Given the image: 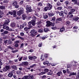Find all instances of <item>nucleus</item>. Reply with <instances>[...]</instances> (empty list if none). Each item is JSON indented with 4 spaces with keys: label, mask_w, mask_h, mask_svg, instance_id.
I'll list each match as a JSON object with an SVG mask.
<instances>
[{
    "label": "nucleus",
    "mask_w": 79,
    "mask_h": 79,
    "mask_svg": "<svg viewBox=\"0 0 79 79\" xmlns=\"http://www.w3.org/2000/svg\"><path fill=\"white\" fill-rule=\"evenodd\" d=\"M38 6H43V5H42V3L41 2H39L38 4Z\"/></svg>",
    "instance_id": "nucleus-58"
},
{
    "label": "nucleus",
    "mask_w": 79,
    "mask_h": 79,
    "mask_svg": "<svg viewBox=\"0 0 79 79\" xmlns=\"http://www.w3.org/2000/svg\"><path fill=\"white\" fill-rule=\"evenodd\" d=\"M13 73H14L13 71H12L10 73H9L8 74V77H12L13 76Z\"/></svg>",
    "instance_id": "nucleus-14"
},
{
    "label": "nucleus",
    "mask_w": 79,
    "mask_h": 79,
    "mask_svg": "<svg viewBox=\"0 0 79 79\" xmlns=\"http://www.w3.org/2000/svg\"><path fill=\"white\" fill-rule=\"evenodd\" d=\"M60 32H64V31H65V29H64V27H62V28H61L60 30Z\"/></svg>",
    "instance_id": "nucleus-25"
},
{
    "label": "nucleus",
    "mask_w": 79,
    "mask_h": 79,
    "mask_svg": "<svg viewBox=\"0 0 79 79\" xmlns=\"http://www.w3.org/2000/svg\"><path fill=\"white\" fill-rule=\"evenodd\" d=\"M70 24V22L69 21H67L66 22V25L67 26H69Z\"/></svg>",
    "instance_id": "nucleus-41"
},
{
    "label": "nucleus",
    "mask_w": 79,
    "mask_h": 79,
    "mask_svg": "<svg viewBox=\"0 0 79 79\" xmlns=\"http://www.w3.org/2000/svg\"><path fill=\"white\" fill-rule=\"evenodd\" d=\"M32 27H33L32 26L30 25L28 26V27H25L24 28V31L26 32V34H28V33H29V30H30L31 28H32Z\"/></svg>",
    "instance_id": "nucleus-5"
},
{
    "label": "nucleus",
    "mask_w": 79,
    "mask_h": 79,
    "mask_svg": "<svg viewBox=\"0 0 79 79\" xmlns=\"http://www.w3.org/2000/svg\"><path fill=\"white\" fill-rule=\"evenodd\" d=\"M12 13H13V16L14 17H16V10H14Z\"/></svg>",
    "instance_id": "nucleus-29"
},
{
    "label": "nucleus",
    "mask_w": 79,
    "mask_h": 79,
    "mask_svg": "<svg viewBox=\"0 0 79 79\" xmlns=\"http://www.w3.org/2000/svg\"><path fill=\"white\" fill-rule=\"evenodd\" d=\"M64 13L66 15H68V11L66 10H64Z\"/></svg>",
    "instance_id": "nucleus-37"
},
{
    "label": "nucleus",
    "mask_w": 79,
    "mask_h": 79,
    "mask_svg": "<svg viewBox=\"0 0 79 79\" xmlns=\"http://www.w3.org/2000/svg\"><path fill=\"white\" fill-rule=\"evenodd\" d=\"M44 58L48 57V54H45L44 55Z\"/></svg>",
    "instance_id": "nucleus-62"
},
{
    "label": "nucleus",
    "mask_w": 79,
    "mask_h": 79,
    "mask_svg": "<svg viewBox=\"0 0 79 79\" xmlns=\"http://www.w3.org/2000/svg\"><path fill=\"white\" fill-rule=\"evenodd\" d=\"M46 74V72H42L40 73V75H43V74Z\"/></svg>",
    "instance_id": "nucleus-46"
},
{
    "label": "nucleus",
    "mask_w": 79,
    "mask_h": 79,
    "mask_svg": "<svg viewBox=\"0 0 79 79\" xmlns=\"http://www.w3.org/2000/svg\"><path fill=\"white\" fill-rule=\"evenodd\" d=\"M22 19L23 20H25L26 19V18H27V16H26V15H22Z\"/></svg>",
    "instance_id": "nucleus-24"
},
{
    "label": "nucleus",
    "mask_w": 79,
    "mask_h": 79,
    "mask_svg": "<svg viewBox=\"0 0 79 79\" xmlns=\"http://www.w3.org/2000/svg\"><path fill=\"white\" fill-rule=\"evenodd\" d=\"M49 71V70L47 69H44V71H45V72H48Z\"/></svg>",
    "instance_id": "nucleus-61"
},
{
    "label": "nucleus",
    "mask_w": 79,
    "mask_h": 79,
    "mask_svg": "<svg viewBox=\"0 0 79 79\" xmlns=\"http://www.w3.org/2000/svg\"><path fill=\"white\" fill-rule=\"evenodd\" d=\"M73 20L75 21H77L79 19V18L77 16H74L73 18Z\"/></svg>",
    "instance_id": "nucleus-15"
},
{
    "label": "nucleus",
    "mask_w": 79,
    "mask_h": 79,
    "mask_svg": "<svg viewBox=\"0 0 79 79\" xmlns=\"http://www.w3.org/2000/svg\"><path fill=\"white\" fill-rule=\"evenodd\" d=\"M43 63L44 65H46V64H47L48 66H50V64L49 63V62H48V61H46L44 62Z\"/></svg>",
    "instance_id": "nucleus-18"
},
{
    "label": "nucleus",
    "mask_w": 79,
    "mask_h": 79,
    "mask_svg": "<svg viewBox=\"0 0 79 79\" xmlns=\"http://www.w3.org/2000/svg\"><path fill=\"white\" fill-rule=\"evenodd\" d=\"M72 1L73 2L74 5H77V0H72Z\"/></svg>",
    "instance_id": "nucleus-26"
},
{
    "label": "nucleus",
    "mask_w": 79,
    "mask_h": 79,
    "mask_svg": "<svg viewBox=\"0 0 79 79\" xmlns=\"http://www.w3.org/2000/svg\"><path fill=\"white\" fill-rule=\"evenodd\" d=\"M2 60L0 59V66H2L3 64V63H2Z\"/></svg>",
    "instance_id": "nucleus-51"
},
{
    "label": "nucleus",
    "mask_w": 79,
    "mask_h": 79,
    "mask_svg": "<svg viewBox=\"0 0 79 79\" xmlns=\"http://www.w3.org/2000/svg\"><path fill=\"white\" fill-rule=\"evenodd\" d=\"M60 5H61V3L60 2H58L56 3V6H60Z\"/></svg>",
    "instance_id": "nucleus-27"
},
{
    "label": "nucleus",
    "mask_w": 79,
    "mask_h": 79,
    "mask_svg": "<svg viewBox=\"0 0 79 79\" xmlns=\"http://www.w3.org/2000/svg\"><path fill=\"white\" fill-rule=\"evenodd\" d=\"M48 10V8L47 6L44 7V11H47Z\"/></svg>",
    "instance_id": "nucleus-34"
},
{
    "label": "nucleus",
    "mask_w": 79,
    "mask_h": 79,
    "mask_svg": "<svg viewBox=\"0 0 79 79\" xmlns=\"http://www.w3.org/2000/svg\"><path fill=\"white\" fill-rule=\"evenodd\" d=\"M43 45V44H42V43H39L38 44V47H42Z\"/></svg>",
    "instance_id": "nucleus-40"
},
{
    "label": "nucleus",
    "mask_w": 79,
    "mask_h": 79,
    "mask_svg": "<svg viewBox=\"0 0 79 79\" xmlns=\"http://www.w3.org/2000/svg\"><path fill=\"white\" fill-rule=\"evenodd\" d=\"M78 74L77 75L76 79H79V70L78 71Z\"/></svg>",
    "instance_id": "nucleus-48"
},
{
    "label": "nucleus",
    "mask_w": 79,
    "mask_h": 79,
    "mask_svg": "<svg viewBox=\"0 0 79 79\" xmlns=\"http://www.w3.org/2000/svg\"><path fill=\"white\" fill-rule=\"evenodd\" d=\"M13 5L14 6H15V8H19V5H18V3L16 1H15L13 2Z\"/></svg>",
    "instance_id": "nucleus-10"
},
{
    "label": "nucleus",
    "mask_w": 79,
    "mask_h": 79,
    "mask_svg": "<svg viewBox=\"0 0 79 79\" xmlns=\"http://www.w3.org/2000/svg\"><path fill=\"white\" fill-rule=\"evenodd\" d=\"M46 23H47L46 25L47 27H50V26H55V23L51 22L49 20L46 21Z\"/></svg>",
    "instance_id": "nucleus-3"
},
{
    "label": "nucleus",
    "mask_w": 79,
    "mask_h": 79,
    "mask_svg": "<svg viewBox=\"0 0 79 79\" xmlns=\"http://www.w3.org/2000/svg\"><path fill=\"white\" fill-rule=\"evenodd\" d=\"M55 19H56V17H53L52 18V21H55Z\"/></svg>",
    "instance_id": "nucleus-55"
},
{
    "label": "nucleus",
    "mask_w": 79,
    "mask_h": 79,
    "mask_svg": "<svg viewBox=\"0 0 79 79\" xmlns=\"http://www.w3.org/2000/svg\"><path fill=\"white\" fill-rule=\"evenodd\" d=\"M24 47V44L22 43L20 44V48H23Z\"/></svg>",
    "instance_id": "nucleus-56"
},
{
    "label": "nucleus",
    "mask_w": 79,
    "mask_h": 79,
    "mask_svg": "<svg viewBox=\"0 0 79 79\" xmlns=\"http://www.w3.org/2000/svg\"><path fill=\"white\" fill-rule=\"evenodd\" d=\"M20 35L21 36H24V33L23 32H21L20 33Z\"/></svg>",
    "instance_id": "nucleus-60"
},
{
    "label": "nucleus",
    "mask_w": 79,
    "mask_h": 79,
    "mask_svg": "<svg viewBox=\"0 0 79 79\" xmlns=\"http://www.w3.org/2000/svg\"><path fill=\"white\" fill-rule=\"evenodd\" d=\"M61 74H62V72L60 71L57 73L56 75H57L58 76H61Z\"/></svg>",
    "instance_id": "nucleus-30"
},
{
    "label": "nucleus",
    "mask_w": 79,
    "mask_h": 79,
    "mask_svg": "<svg viewBox=\"0 0 79 79\" xmlns=\"http://www.w3.org/2000/svg\"><path fill=\"white\" fill-rule=\"evenodd\" d=\"M31 6L30 5H27L26 6V10H27V11L28 12H32L34 10H32V9L31 8Z\"/></svg>",
    "instance_id": "nucleus-6"
},
{
    "label": "nucleus",
    "mask_w": 79,
    "mask_h": 79,
    "mask_svg": "<svg viewBox=\"0 0 79 79\" xmlns=\"http://www.w3.org/2000/svg\"><path fill=\"white\" fill-rule=\"evenodd\" d=\"M75 75H76V73L75 72H71L70 74V76H75Z\"/></svg>",
    "instance_id": "nucleus-32"
},
{
    "label": "nucleus",
    "mask_w": 79,
    "mask_h": 79,
    "mask_svg": "<svg viewBox=\"0 0 79 79\" xmlns=\"http://www.w3.org/2000/svg\"><path fill=\"white\" fill-rule=\"evenodd\" d=\"M63 9V7L62 6L58 7L57 8V10H61Z\"/></svg>",
    "instance_id": "nucleus-38"
},
{
    "label": "nucleus",
    "mask_w": 79,
    "mask_h": 79,
    "mask_svg": "<svg viewBox=\"0 0 79 79\" xmlns=\"http://www.w3.org/2000/svg\"><path fill=\"white\" fill-rule=\"evenodd\" d=\"M31 24L32 26H35V22H36V21L34 20H31Z\"/></svg>",
    "instance_id": "nucleus-16"
},
{
    "label": "nucleus",
    "mask_w": 79,
    "mask_h": 79,
    "mask_svg": "<svg viewBox=\"0 0 79 79\" xmlns=\"http://www.w3.org/2000/svg\"><path fill=\"white\" fill-rule=\"evenodd\" d=\"M11 68L15 70V71H16L18 69V68H17V66H16V65H13L11 66Z\"/></svg>",
    "instance_id": "nucleus-17"
},
{
    "label": "nucleus",
    "mask_w": 79,
    "mask_h": 79,
    "mask_svg": "<svg viewBox=\"0 0 79 79\" xmlns=\"http://www.w3.org/2000/svg\"><path fill=\"white\" fill-rule=\"evenodd\" d=\"M43 18L44 19H47L48 18V14L47 13L45 14V15H43Z\"/></svg>",
    "instance_id": "nucleus-23"
},
{
    "label": "nucleus",
    "mask_w": 79,
    "mask_h": 79,
    "mask_svg": "<svg viewBox=\"0 0 79 79\" xmlns=\"http://www.w3.org/2000/svg\"><path fill=\"white\" fill-rule=\"evenodd\" d=\"M65 5H69V1H66L65 2H64Z\"/></svg>",
    "instance_id": "nucleus-36"
},
{
    "label": "nucleus",
    "mask_w": 79,
    "mask_h": 79,
    "mask_svg": "<svg viewBox=\"0 0 79 79\" xmlns=\"http://www.w3.org/2000/svg\"><path fill=\"white\" fill-rule=\"evenodd\" d=\"M62 18H65L64 17H62V18H57L56 19V23H59V21L60 22V21H62Z\"/></svg>",
    "instance_id": "nucleus-9"
},
{
    "label": "nucleus",
    "mask_w": 79,
    "mask_h": 79,
    "mask_svg": "<svg viewBox=\"0 0 79 79\" xmlns=\"http://www.w3.org/2000/svg\"><path fill=\"white\" fill-rule=\"evenodd\" d=\"M3 42L5 45H6V44H7V42H8V40H4Z\"/></svg>",
    "instance_id": "nucleus-50"
},
{
    "label": "nucleus",
    "mask_w": 79,
    "mask_h": 79,
    "mask_svg": "<svg viewBox=\"0 0 79 79\" xmlns=\"http://www.w3.org/2000/svg\"><path fill=\"white\" fill-rule=\"evenodd\" d=\"M22 79H29V78H27V76H24L22 78Z\"/></svg>",
    "instance_id": "nucleus-52"
},
{
    "label": "nucleus",
    "mask_w": 79,
    "mask_h": 79,
    "mask_svg": "<svg viewBox=\"0 0 79 79\" xmlns=\"http://www.w3.org/2000/svg\"><path fill=\"white\" fill-rule=\"evenodd\" d=\"M55 13L52 11V10H50L49 13H48V15L49 17H52L54 16Z\"/></svg>",
    "instance_id": "nucleus-11"
},
{
    "label": "nucleus",
    "mask_w": 79,
    "mask_h": 79,
    "mask_svg": "<svg viewBox=\"0 0 79 79\" xmlns=\"http://www.w3.org/2000/svg\"><path fill=\"white\" fill-rule=\"evenodd\" d=\"M44 32H48L49 31V28L48 27H45L44 29Z\"/></svg>",
    "instance_id": "nucleus-21"
},
{
    "label": "nucleus",
    "mask_w": 79,
    "mask_h": 79,
    "mask_svg": "<svg viewBox=\"0 0 79 79\" xmlns=\"http://www.w3.org/2000/svg\"><path fill=\"white\" fill-rule=\"evenodd\" d=\"M13 43V42H12V41H11V40H9L8 41V44H11Z\"/></svg>",
    "instance_id": "nucleus-43"
},
{
    "label": "nucleus",
    "mask_w": 79,
    "mask_h": 79,
    "mask_svg": "<svg viewBox=\"0 0 79 79\" xmlns=\"http://www.w3.org/2000/svg\"><path fill=\"white\" fill-rule=\"evenodd\" d=\"M38 32L42 33L43 32V31L42 29H40L38 31Z\"/></svg>",
    "instance_id": "nucleus-63"
},
{
    "label": "nucleus",
    "mask_w": 79,
    "mask_h": 79,
    "mask_svg": "<svg viewBox=\"0 0 79 79\" xmlns=\"http://www.w3.org/2000/svg\"><path fill=\"white\" fill-rule=\"evenodd\" d=\"M47 74L48 75H52V73L51 72H48Z\"/></svg>",
    "instance_id": "nucleus-64"
},
{
    "label": "nucleus",
    "mask_w": 79,
    "mask_h": 79,
    "mask_svg": "<svg viewBox=\"0 0 79 79\" xmlns=\"http://www.w3.org/2000/svg\"><path fill=\"white\" fill-rule=\"evenodd\" d=\"M70 11H69L68 13V15H72V14H73L74 12L76 11V9H72L70 10Z\"/></svg>",
    "instance_id": "nucleus-12"
},
{
    "label": "nucleus",
    "mask_w": 79,
    "mask_h": 79,
    "mask_svg": "<svg viewBox=\"0 0 79 79\" xmlns=\"http://www.w3.org/2000/svg\"><path fill=\"white\" fill-rule=\"evenodd\" d=\"M0 9L1 10H5V6H0Z\"/></svg>",
    "instance_id": "nucleus-28"
},
{
    "label": "nucleus",
    "mask_w": 79,
    "mask_h": 79,
    "mask_svg": "<svg viewBox=\"0 0 79 79\" xmlns=\"http://www.w3.org/2000/svg\"><path fill=\"white\" fill-rule=\"evenodd\" d=\"M27 78H28L29 79H34V76L33 75H31V74H30L28 76H27Z\"/></svg>",
    "instance_id": "nucleus-20"
},
{
    "label": "nucleus",
    "mask_w": 79,
    "mask_h": 79,
    "mask_svg": "<svg viewBox=\"0 0 79 79\" xmlns=\"http://www.w3.org/2000/svg\"><path fill=\"white\" fill-rule=\"evenodd\" d=\"M37 56H28V58L29 60H33V61H34V62H35L36 61V60L35 59H37Z\"/></svg>",
    "instance_id": "nucleus-7"
},
{
    "label": "nucleus",
    "mask_w": 79,
    "mask_h": 79,
    "mask_svg": "<svg viewBox=\"0 0 79 79\" xmlns=\"http://www.w3.org/2000/svg\"><path fill=\"white\" fill-rule=\"evenodd\" d=\"M59 16H60L64 17V11H60L59 14Z\"/></svg>",
    "instance_id": "nucleus-19"
},
{
    "label": "nucleus",
    "mask_w": 79,
    "mask_h": 79,
    "mask_svg": "<svg viewBox=\"0 0 79 79\" xmlns=\"http://www.w3.org/2000/svg\"><path fill=\"white\" fill-rule=\"evenodd\" d=\"M24 8L21 7L19 11L17 12V14L18 16H20V15H21L22 14L24 13Z\"/></svg>",
    "instance_id": "nucleus-4"
},
{
    "label": "nucleus",
    "mask_w": 79,
    "mask_h": 79,
    "mask_svg": "<svg viewBox=\"0 0 79 79\" xmlns=\"http://www.w3.org/2000/svg\"><path fill=\"white\" fill-rule=\"evenodd\" d=\"M3 32L6 35V34H7L8 33V31H4Z\"/></svg>",
    "instance_id": "nucleus-59"
},
{
    "label": "nucleus",
    "mask_w": 79,
    "mask_h": 79,
    "mask_svg": "<svg viewBox=\"0 0 79 79\" xmlns=\"http://www.w3.org/2000/svg\"><path fill=\"white\" fill-rule=\"evenodd\" d=\"M7 48H8V50L9 49H10L11 50H14V48H13L11 47V46H9L7 47Z\"/></svg>",
    "instance_id": "nucleus-33"
},
{
    "label": "nucleus",
    "mask_w": 79,
    "mask_h": 79,
    "mask_svg": "<svg viewBox=\"0 0 79 79\" xmlns=\"http://www.w3.org/2000/svg\"><path fill=\"white\" fill-rule=\"evenodd\" d=\"M11 67L10 65H6L3 68L2 70H1L0 71V73H5L7 71H8L9 69H10Z\"/></svg>",
    "instance_id": "nucleus-1"
},
{
    "label": "nucleus",
    "mask_w": 79,
    "mask_h": 79,
    "mask_svg": "<svg viewBox=\"0 0 79 79\" xmlns=\"http://www.w3.org/2000/svg\"><path fill=\"white\" fill-rule=\"evenodd\" d=\"M4 16L5 15L3 13H2V15H0V18H3V17H4Z\"/></svg>",
    "instance_id": "nucleus-44"
},
{
    "label": "nucleus",
    "mask_w": 79,
    "mask_h": 79,
    "mask_svg": "<svg viewBox=\"0 0 79 79\" xmlns=\"http://www.w3.org/2000/svg\"><path fill=\"white\" fill-rule=\"evenodd\" d=\"M29 33L31 34L30 35V36L32 37H35V35H37V32L34 29L31 30Z\"/></svg>",
    "instance_id": "nucleus-2"
},
{
    "label": "nucleus",
    "mask_w": 79,
    "mask_h": 79,
    "mask_svg": "<svg viewBox=\"0 0 79 79\" xmlns=\"http://www.w3.org/2000/svg\"><path fill=\"white\" fill-rule=\"evenodd\" d=\"M10 26L12 27H15V23H11L10 24Z\"/></svg>",
    "instance_id": "nucleus-35"
},
{
    "label": "nucleus",
    "mask_w": 79,
    "mask_h": 79,
    "mask_svg": "<svg viewBox=\"0 0 79 79\" xmlns=\"http://www.w3.org/2000/svg\"><path fill=\"white\" fill-rule=\"evenodd\" d=\"M27 56H25L23 58V60H27Z\"/></svg>",
    "instance_id": "nucleus-45"
},
{
    "label": "nucleus",
    "mask_w": 79,
    "mask_h": 79,
    "mask_svg": "<svg viewBox=\"0 0 79 79\" xmlns=\"http://www.w3.org/2000/svg\"><path fill=\"white\" fill-rule=\"evenodd\" d=\"M40 60L41 61H44V58L43 56V55H41V56Z\"/></svg>",
    "instance_id": "nucleus-47"
},
{
    "label": "nucleus",
    "mask_w": 79,
    "mask_h": 79,
    "mask_svg": "<svg viewBox=\"0 0 79 79\" xmlns=\"http://www.w3.org/2000/svg\"><path fill=\"white\" fill-rule=\"evenodd\" d=\"M28 64V62H23L21 63L20 64L19 66H27Z\"/></svg>",
    "instance_id": "nucleus-8"
},
{
    "label": "nucleus",
    "mask_w": 79,
    "mask_h": 79,
    "mask_svg": "<svg viewBox=\"0 0 79 79\" xmlns=\"http://www.w3.org/2000/svg\"><path fill=\"white\" fill-rule=\"evenodd\" d=\"M36 66V64H33L32 65L30 66V68H33V67H34V66Z\"/></svg>",
    "instance_id": "nucleus-57"
},
{
    "label": "nucleus",
    "mask_w": 79,
    "mask_h": 79,
    "mask_svg": "<svg viewBox=\"0 0 79 79\" xmlns=\"http://www.w3.org/2000/svg\"><path fill=\"white\" fill-rule=\"evenodd\" d=\"M42 23V21H40L38 22H37L36 23L37 24H38V25H40Z\"/></svg>",
    "instance_id": "nucleus-54"
},
{
    "label": "nucleus",
    "mask_w": 79,
    "mask_h": 79,
    "mask_svg": "<svg viewBox=\"0 0 79 79\" xmlns=\"http://www.w3.org/2000/svg\"><path fill=\"white\" fill-rule=\"evenodd\" d=\"M47 7L48 8V10H51L52 9V5L50 3L47 4Z\"/></svg>",
    "instance_id": "nucleus-13"
},
{
    "label": "nucleus",
    "mask_w": 79,
    "mask_h": 79,
    "mask_svg": "<svg viewBox=\"0 0 79 79\" xmlns=\"http://www.w3.org/2000/svg\"><path fill=\"white\" fill-rule=\"evenodd\" d=\"M16 73L17 74H21V71H17Z\"/></svg>",
    "instance_id": "nucleus-42"
},
{
    "label": "nucleus",
    "mask_w": 79,
    "mask_h": 79,
    "mask_svg": "<svg viewBox=\"0 0 79 79\" xmlns=\"http://www.w3.org/2000/svg\"><path fill=\"white\" fill-rule=\"evenodd\" d=\"M32 20H34V21H36V19H37V18L35 16H33L32 17Z\"/></svg>",
    "instance_id": "nucleus-49"
},
{
    "label": "nucleus",
    "mask_w": 79,
    "mask_h": 79,
    "mask_svg": "<svg viewBox=\"0 0 79 79\" xmlns=\"http://www.w3.org/2000/svg\"><path fill=\"white\" fill-rule=\"evenodd\" d=\"M9 23H10V20L8 19H7L5 21L4 24H8Z\"/></svg>",
    "instance_id": "nucleus-22"
},
{
    "label": "nucleus",
    "mask_w": 79,
    "mask_h": 79,
    "mask_svg": "<svg viewBox=\"0 0 79 79\" xmlns=\"http://www.w3.org/2000/svg\"><path fill=\"white\" fill-rule=\"evenodd\" d=\"M17 37L19 38V39H21V40H24V38H23L22 37L18 35Z\"/></svg>",
    "instance_id": "nucleus-39"
},
{
    "label": "nucleus",
    "mask_w": 79,
    "mask_h": 79,
    "mask_svg": "<svg viewBox=\"0 0 79 79\" xmlns=\"http://www.w3.org/2000/svg\"><path fill=\"white\" fill-rule=\"evenodd\" d=\"M71 67V65L70 64H68L67 65V68H70Z\"/></svg>",
    "instance_id": "nucleus-53"
},
{
    "label": "nucleus",
    "mask_w": 79,
    "mask_h": 79,
    "mask_svg": "<svg viewBox=\"0 0 79 79\" xmlns=\"http://www.w3.org/2000/svg\"><path fill=\"white\" fill-rule=\"evenodd\" d=\"M24 26L23 24L22 25H20V28H19V30H21V29H23V28H24Z\"/></svg>",
    "instance_id": "nucleus-31"
}]
</instances>
